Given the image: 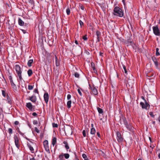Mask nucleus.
Returning a JSON list of instances; mask_svg holds the SVG:
<instances>
[{"label":"nucleus","instance_id":"nucleus-1","mask_svg":"<svg viewBox=\"0 0 160 160\" xmlns=\"http://www.w3.org/2000/svg\"><path fill=\"white\" fill-rule=\"evenodd\" d=\"M14 69H15L17 76L19 78V82H22L23 79L22 76V71L20 67L17 64L14 67Z\"/></svg>","mask_w":160,"mask_h":160},{"label":"nucleus","instance_id":"nucleus-2","mask_svg":"<svg viewBox=\"0 0 160 160\" xmlns=\"http://www.w3.org/2000/svg\"><path fill=\"white\" fill-rule=\"evenodd\" d=\"M113 11V14L115 16L120 17H122L123 16L122 10L118 7H115Z\"/></svg>","mask_w":160,"mask_h":160},{"label":"nucleus","instance_id":"nucleus-3","mask_svg":"<svg viewBox=\"0 0 160 160\" xmlns=\"http://www.w3.org/2000/svg\"><path fill=\"white\" fill-rule=\"evenodd\" d=\"M122 119L123 123L127 129L130 131L132 132L133 130V128L131 126L130 124H128V123L126 118H123Z\"/></svg>","mask_w":160,"mask_h":160},{"label":"nucleus","instance_id":"nucleus-4","mask_svg":"<svg viewBox=\"0 0 160 160\" xmlns=\"http://www.w3.org/2000/svg\"><path fill=\"white\" fill-rule=\"evenodd\" d=\"M153 33L156 36H160V29L158 25H156L152 27Z\"/></svg>","mask_w":160,"mask_h":160},{"label":"nucleus","instance_id":"nucleus-5","mask_svg":"<svg viewBox=\"0 0 160 160\" xmlns=\"http://www.w3.org/2000/svg\"><path fill=\"white\" fill-rule=\"evenodd\" d=\"M145 103L141 102L140 103V105L142 109L148 110L149 108L150 105L147 102H145Z\"/></svg>","mask_w":160,"mask_h":160},{"label":"nucleus","instance_id":"nucleus-6","mask_svg":"<svg viewBox=\"0 0 160 160\" xmlns=\"http://www.w3.org/2000/svg\"><path fill=\"white\" fill-rule=\"evenodd\" d=\"M89 85L91 91V93L95 95H97L98 94L97 89L94 86H91L90 85Z\"/></svg>","mask_w":160,"mask_h":160},{"label":"nucleus","instance_id":"nucleus-7","mask_svg":"<svg viewBox=\"0 0 160 160\" xmlns=\"http://www.w3.org/2000/svg\"><path fill=\"white\" fill-rule=\"evenodd\" d=\"M117 140L119 142H121L123 140V138L121 135L120 132H117Z\"/></svg>","mask_w":160,"mask_h":160},{"label":"nucleus","instance_id":"nucleus-8","mask_svg":"<svg viewBox=\"0 0 160 160\" xmlns=\"http://www.w3.org/2000/svg\"><path fill=\"white\" fill-rule=\"evenodd\" d=\"M26 106L30 111H33L34 109L35 106H32L31 102L27 103Z\"/></svg>","mask_w":160,"mask_h":160},{"label":"nucleus","instance_id":"nucleus-9","mask_svg":"<svg viewBox=\"0 0 160 160\" xmlns=\"http://www.w3.org/2000/svg\"><path fill=\"white\" fill-rule=\"evenodd\" d=\"M14 140L15 145L17 148L19 149V144L18 138L17 136H15L14 137Z\"/></svg>","mask_w":160,"mask_h":160},{"label":"nucleus","instance_id":"nucleus-10","mask_svg":"<svg viewBox=\"0 0 160 160\" xmlns=\"http://www.w3.org/2000/svg\"><path fill=\"white\" fill-rule=\"evenodd\" d=\"M44 98L45 102L47 103L48 101L49 96L48 93L46 92L44 95Z\"/></svg>","mask_w":160,"mask_h":160},{"label":"nucleus","instance_id":"nucleus-11","mask_svg":"<svg viewBox=\"0 0 160 160\" xmlns=\"http://www.w3.org/2000/svg\"><path fill=\"white\" fill-rule=\"evenodd\" d=\"M29 100L33 102H35L37 100V98L35 96H32L29 97Z\"/></svg>","mask_w":160,"mask_h":160},{"label":"nucleus","instance_id":"nucleus-12","mask_svg":"<svg viewBox=\"0 0 160 160\" xmlns=\"http://www.w3.org/2000/svg\"><path fill=\"white\" fill-rule=\"evenodd\" d=\"M18 23L19 25L20 26H23L24 25V22L20 18L18 19Z\"/></svg>","mask_w":160,"mask_h":160},{"label":"nucleus","instance_id":"nucleus-13","mask_svg":"<svg viewBox=\"0 0 160 160\" xmlns=\"http://www.w3.org/2000/svg\"><path fill=\"white\" fill-rule=\"evenodd\" d=\"M10 83L13 89L14 90L17 91V87L16 86L15 84L13 82V81L10 82Z\"/></svg>","mask_w":160,"mask_h":160},{"label":"nucleus","instance_id":"nucleus-14","mask_svg":"<svg viewBox=\"0 0 160 160\" xmlns=\"http://www.w3.org/2000/svg\"><path fill=\"white\" fill-rule=\"evenodd\" d=\"M56 142L57 138L55 137L53 138L52 140V145L53 147H54L55 145L56 144Z\"/></svg>","mask_w":160,"mask_h":160},{"label":"nucleus","instance_id":"nucleus-15","mask_svg":"<svg viewBox=\"0 0 160 160\" xmlns=\"http://www.w3.org/2000/svg\"><path fill=\"white\" fill-rule=\"evenodd\" d=\"M96 133V130L94 128H92L91 129L90 133L92 135H94Z\"/></svg>","mask_w":160,"mask_h":160},{"label":"nucleus","instance_id":"nucleus-16","mask_svg":"<svg viewBox=\"0 0 160 160\" xmlns=\"http://www.w3.org/2000/svg\"><path fill=\"white\" fill-rule=\"evenodd\" d=\"M33 62V59H30L29 60L28 62V65L29 67H30L31 66Z\"/></svg>","mask_w":160,"mask_h":160},{"label":"nucleus","instance_id":"nucleus-17","mask_svg":"<svg viewBox=\"0 0 160 160\" xmlns=\"http://www.w3.org/2000/svg\"><path fill=\"white\" fill-rule=\"evenodd\" d=\"M28 146L30 150L32 152H33L34 151V149L31 145L29 143L28 144Z\"/></svg>","mask_w":160,"mask_h":160},{"label":"nucleus","instance_id":"nucleus-18","mask_svg":"<svg viewBox=\"0 0 160 160\" xmlns=\"http://www.w3.org/2000/svg\"><path fill=\"white\" fill-rule=\"evenodd\" d=\"M71 101L69 100L67 102V105L68 108H70L71 107Z\"/></svg>","mask_w":160,"mask_h":160},{"label":"nucleus","instance_id":"nucleus-19","mask_svg":"<svg viewBox=\"0 0 160 160\" xmlns=\"http://www.w3.org/2000/svg\"><path fill=\"white\" fill-rule=\"evenodd\" d=\"M63 155L64 156V157L66 159H68L70 157V155L68 153H63Z\"/></svg>","mask_w":160,"mask_h":160},{"label":"nucleus","instance_id":"nucleus-20","mask_svg":"<svg viewBox=\"0 0 160 160\" xmlns=\"http://www.w3.org/2000/svg\"><path fill=\"white\" fill-rule=\"evenodd\" d=\"M28 74L29 77L31 76L32 74V70L31 69H29L28 71Z\"/></svg>","mask_w":160,"mask_h":160},{"label":"nucleus","instance_id":"nucleus-21","mask_svg":"<svg viewBox=\"0 0 160 160\" xmlns=\"http://www.w3.org/2000/svg\"><path fill=\"white\" fill-rule=\"evenodd\" d=\"M44 148L46 152H50V150L48 145L44 146Z\"/></svg>","mask_w":160,"mask_h":160},{"label":"nucleus","instance_id":"nucleus-22","mask_svg":"<svg viewBox=\"0 0 160 160\" xmlns=\"http://www.w3.org/2000/svg\"><path fill=\"white\" fill-rule=\"evenodd\" d=\"M97 109L98 112L99 113H100V114L102 113L103 112V111L102 109V108H100L99 107H98V108H97Z\"/></svg>","mask_w":160,"mask_h":160},{"label":"nucleus","instance_id":"nucleus-23","mask_svg":"<svg viewBox=\"0 0 160 160\" xmlns=\"http://www.w3.org/2000/svg\"><path fill=\"white\" fill-rule=\"evenodd\" d=\"M96 33L97 36V38L98 39V41L99 42V38L100 36V33L98 31H97Z\"/></svg>","mask_w":160,"mask_h":160},{"label":"nucleus","instance_id":"nucleus-24","mask_svg":"<svg viewBox=\"0 0 160 160\" xmlns=\"http://www.w3.org/2000/svg\"><path fill=\"white\" fill-rule=\"evenodd\" d=\"M7 98L8 103H11V100L10 97L8 95H7Z\"/></svg>","mask_w":160,"mask_h":160},{"label":"nucleus","instance_id":"nucleus-25","mask_svg":"<svg viewBox=\"0 0 160 160\" xmlns=\"http://www.w3.org/2000/svg\"><path fill=\"white\" fill-rule=\"evenodd\" d=\"M63 153H61L59 156V158L60 160H63Z\"/></svg>","mask_w":160,"mask_h":160},{"label":"nucleus","instance_id":"nucleus-26","mask_svg":"<svg viewBox=\"0 0 160 160\" xmlns=\"http://www.w3.org/2000/svg\"><path fill=\"white\" fill-rule=\"evenodd\" d=\"M159 48H156V55L157 56H158L160 55V54L159 52Z\"/></svg>","mask_w":160,"mask_h":160},{"label":"nucleus","instance_id":"nucleus-27","mask_svg":"<svg viewBox=\"0 0 160 160\" xmlns=\"http://www.w3.org/2000/svg\"><path fill=\"white\" fill-rule=\"evenodd\" d=\"M44 146L48 145V141L47 140L44 141L43 143Z\"/></svg>","mask_w":160,"mask_h":160},{"label":"nucleus","instance_id":"nucleus-28","mask_svg":"<svg viewBox=\"0 0 160 160\" xmlns=\"http://www.w3.org/2000/svg\"><path fill=\"white\" fill-rule=\"evenodd\" d=\"M19 83H22L21 86H22V87L24 88L25 87V83L24 82V81L23 80V81H22V82H21L20 83L19 82Z\"/></svg>","mask_w":160,"mask_h":160},{"label":"nucleus","instance_id":"nucleus-29","mask_svg":"<svg viewBox=\"0 0 160 160\" xmlns=\"http://www.w3.org/2000/svg\"><path fill=\"white\" fill-rule=\"evenodd\" d=\"M154 63L156 66V67L157 68H159V64L158 61H156V62H154Z\"/></svg>","mask_w":160,"mask_h":160},{"label":"nucleus","instance_id":"nucleus-30","mask_svg":"<svg viewBox=\"0 0 160 160\" xmlns=\"http://www.w3.org/2000/svg\"><path fill=\"white\" fill-rule=\"evenodd\" d=\"M82 157L84 160H88L87 157L85 154H83L82 155Z\"/></svg>","mask_w":160,"mask_h":160},{"label":"nucleus","instance_id":"nucleus-31","mask_svg":"<svg viewBox=\"0 0 160 160\" xmlns=\"http://www.w3.org/2000/svg\"><path fill=\"white\" fill-rule=\"evenodd\" d=\"M152 58L154 62L157 61V58L154 56L152 57Z\"/></svg>","mask_w":160,"mask_h":160},{"label":"nucleus","instance_id":"nucleus-32","mask_svg":"<svg viewBox=\"0 0 160 160\" xmlns=\"http://www.w3.org/2000/svg\"><path fill=\"white\" fill-rule=\"evenodd\" d=\"M66 12L67 14L68 15H69L70 14V10L69 8H68L66 9Z\"/></svg>","mask_w":160,"mask_h":160},{"label":"nucleus","instance_id":"nucleus-33","mask_svg":"<svg viewBox=\"0 0 160 160\" xmlns=\"http://www.w3.org/2000/svg\"><path fill=\"white\" fill-rule=\"evenodd\" d=\"M74 76L76 78H78L79 77V74L77 72H75L74 73Z\"/></svg>","mask_w":160,"mask_h":160},{"label":"nucleus","instance_id":"nucleus-34","mask_svg":"<svg viewBox=\"0 0 160 160\" xmlns=\"http://www.w3.org/2000/svg\"><path fill=\"white\" fill-rule=\"evenodd\" d=\"M33 86L32 85H29L28 86V89L29 90H31L33 88Z\"/></svg>","mask_w":160,"mask_h":160},{"label":"nucleus","instance_id":"nucleus-35","mask_svg":"<svg viewBox=\"0 0 160 160\" xmlns=\"http://www.w3.org/2000/svg\"><path fill=\"white\" fill-rule=\"evenodd\" d=\"M3 111L2 109V108L0 109V115H2L3 117L4 115L3 113Z\"/></svg>","mask_w":160,"mask_h":160},{"label":"nucleus","instance_id":"nucleus-36","mask_svg":"<svg viewBox=\"0 0 160 160\" xmlns=\"http://www.w3.org/2000/svg\"><path fill=\"white\" fill-rule=\"evenodd\" d=\"M123 68L124 69L125 73H127V70H126V66L125 65H123Z\"/></svg>","mask_w":160,"mask_h":160},{"label":"nucleus","instance_id":"nucleus-37","mask_svg":"<svg viewBox=\"0 0 160 160\" xmlns=\"http://www.w3.org/2000/svg\"><path fill=\"white\" fill-rule=\"evenodd\" d=\"M8 131L9 133L10 134H12V129L11 128H9L8 129Z\"/></svg>","mask_w":160,"mask_h":160},{"label":"nucleus","instance_id":"nucleus-38","mask_svg":"<svg viewBox=\"0 0 160 160\" xmlns=\"http://www.w3.org/2000/svg\"><path fill=\"white\" fill-rule=\"evenodd\" d=\"M65 147L67 151L68 152V150L69 149V147L68 146V144L65 145Z\"/></svg>","mask_w":160,"mask_h":160},{"label":"nucleus","instance_id":"nucleus-39","mask_svg":"<svg viewBox=\"0 0 160 160\" xmlns=\"http://www.w3.org/2000/svg\"><path fill=\"white\" fill-rule=\"evenodd\" d=\"M8 78H9V79L10 80V82H13V80H12V76L11 75H10V76H9Z\"/></svg>","mask_w":160,"mask_h":160},{"label":"nucleus","instance_id":"nucleus-40","mask_svg":"<svg viewBox=\"0 0 160 160\" xmlns=\"http://www.w3.org/2000/svg\"><path fill=\"white\" fill-rule=\"evenodd\" d=\"M79 24H80L81 27H82V26L83 25V23L81 20H79Z\"/></svg>","mask_w":160,"mask_h":160},{"label":"nucleus","instance_id":"nucleus-41","mask_svg":"<svg viewBox=\"0 0 160 160\" xmlns=\"http://www.w3.org/2000/svg\"><path fill=\"white\" fill-rule=\"evenodd\" d=\"M78 93H79V95L81 96H82V93L81 91L79 89H78Z\"/></svg>","mask_w":160,"mask_h":160},{"label":"nucleus","instance_id":"nucleus-42","mask_svg":"<svg viewBox=\"0 0 160 160\" xmlns=\"http://www.w3.org/2000/svg\"><path fill=\"white\" fill-rule=\"evenodd\" d=\"M149 114L150 116H151L153 118L154 117V115L153 114V112H149Z\"/></svg>","mask_w":160,"mask_h":160},{"label":"nucleus","instance_id":"nucleus-43","mask_svg":"<svg viewBox=\"0 0 160 160\" xmlns=\"http://www.w3.org/2000/svg\"><path fill=\"white\" fill-rule=\"evenodd\" d=\"M82 134L83 136L84 137H85L86 136V131L85 130H83L82 131Z\"/></svg>","mask_w":160,"mask_h":160},{"label":"nucleus","instance_id":"nucleus-44","mask_svg":"<svg viewBox=\"0 0 160 160\" xmlns=\"http://www.w3.org/2000/svg\"><path fill=\"white\" fill-rule=\"evenodd\" d=\"M2 94L3 95V96L4 97H5V96H6V92H5L3 91V90H2Z\"/></svg>","mask_w":160,"mask_h":160},{"label":"nucleus","instance_id":"nucleus-45","mask_svg":"<svg viewBox=\"0 0 160 160\" xmlns=\"http://www.w3.org/2000/svg\"><path fill=\"white\" fill-rule=\"evenodd\" d=\"M53 127H54L57 128L58 127V125L56 123L52 124Z\"/></svg>","mask_w":160,"mask_h":160},{"label":"nucleus","instance_id":"nucleus-46","mask_svg":"<svg viewBox=\"0 0 160 160\" xmlns=\"http://www.w3.org/2000/svg\"><path fill=\"white\" fill-rule=\"evenodd\" d=\"M71 98V95L69 94H68L67 95V99L68 100H69Z\"/></svg>","mask_w":160,"mask_h":160},{"label":"nucleus","instance_id":"nucleus-47","mask_svg":"<svg viewBox=\"0 0 160 160\" xmlns=\"http://www.w3.org/2000/svg\"><path fill=\"white\" fill-rule=\"evenodd\" d=\"M35 130L37 133H39V131L37 127H35Z\"/></svg>","mask_w":160,"mask_h":160},{"label":"nucleus","instance_id":"nucleus-48","mask_svg":"<svg viewBox=\"0 0 160 160\" xmlns=\"http://www.w3.org/2000/svg\"><path fill=\"white\" fill-rule=\"evenodd\" d=\"M38 123V122L37 120H34L33 121V124L34 125L37 124Z\"/></svg>","mask_w":160,"mask_h":160},{"label":"nucleus","instance_id":"nucleus-49","mask_svg":"<svg viewBox=\"0 0 160 160\" xmlns=\"http://www.w3.org/2000/svg\"><path fill=\"white\" fill-rule=\"evenodd\" d=\"M18 132L19 133V134L21 135L22 136H23L24 135V134L22 133L20 131H18Z\"/></svg>","mask_w":160,"mask_h":160},{"label":"nucleus","instance_id":"nucleus-50","mask_svg":"<svg viewBox=\"0 0 160 160\" xmlns=\"http://www.w3.org/2000/svg\"><path fill=\"white\" fill-rule=\"evenodd\" d=\"M19 124V122L18 121H16L14 122V124L16 125H18Z\"/></svg>","mask_w":160,"mask_h":160},{"label":"nucleus","instance_id":"nucleus-51","mask_svg":"<svg viewBox=\"0 0 160 160\" xmlns=\"http://www.w3.org/2000/svg\"><path fill=\"white\" fill-rule=\"evenodd\" d=\"M83 39H84V40H86L87 39V37L85 36H84V37H83V38H82Z\"/></svg>","mask_w":160,"mask_h":160},{"label":"nucleus","instance_id":"nucleus-52","mask_svg":"<svg viewBox=\"0 0 160 160\" xmlns=\"http://www.w3.org/2000/svg\"><path fill=\"white\" fill-rule=\"evenodd\" d=\"M141 98L143 100H144L145 102H147L146 100L145 99L143 96H142Z\"/></svg>","mask_w":160,"mask_h":160},{"label":"nucleus","instance_id":"nucleus-53","mask_svg":"<svg viewBox=\"0 0 160 160\" xmlns=\"http://www.w3.org/2000/svg\"><path fill=\"white\" fill-rule=\"evenodd\" d=\"M32 115L33 116H36L37 115V114L36 112H34L32 113Z\"/></svg>","mask_w":160,"mask_h":160},{"label":"nucleus","instance_id":"nucleus-54","mask_svg":"<svg viewBox=\"0 0 160 160\" xmlns=\"http://www.w3.org/2000/svg\"><path fill=\"white\" fill-rule=\"evenodd\" d=\"M63 143L65 144V145H68V143L66 141H64L63 142Z\"/></svg>","mask_w":160,"mask_h":160},{"label":"nucleus","instance_id":"nucleus-55","mask_svg":"<svg viewBox=\"0 0 160 160\" xmlns=\"http://www.w3.org/2000/svg\"><path fill=\"white\" fill-rule=\"evenodd\" d=\"M34 92H36V93H38V90L37 89H35L34 90Z\"/></svg>","mask_w":160,"mask_h":160},{"label":"nucleus","instance_id":"nucleus-56","mask_svg":"<svg viewBox=\"0 0 160 160\" xmlns=\"http://www.w3.org/2000/svg\"><path fill=\"white\" fill-rule=\"evenodd\" d=\"M55 59H56V66H58V63H57V57H56V58H55Z\"/></svg>","mask_w":160,"mask_h":160},{"label":"nucleus","instance_id":"nucleus-57","mask_svg":"<svg viewBox=\"0 0 160 160\" xmlns=\"http://www.w3.org/2000/svg\"><path fill=\"white\" fill-rule=\"evenodd\" d=\"M30 160H38L35 159L34 158H33L30 159Z\"/></svg>","mask_w":160,"mask_h":160},{"label":"nucleus","instance_id":"nucleus-58","mask_svg":"<svg viewBox=\"0 0 160 160\" xmlns=\"http://www.w3.org/2000/svg\"><path fill=\"white\" fill-rule=\"evenodd\" d=\"M21 30L22 31V32L24 33H26L25 30H23V29H21Z\"/></svg>","mask_w":160,"mask_h":160},{"label":"nucleus","instance_id":"nucleus-59","mask_svg":"<svg viewBox=\"0 0 160 160\" xmlns=\"http://www.w3.org/2000/svg\"><path fill=\"white\" fill-rule=\"evenodd\" d=\"M75 43L77 45H78V42L77 40H75Z\"/></svg>","mask_w":160,"mask_h":160},{"label":"nucleus","instance_id":"nucleus-60","mask_svg":"<svg viewBox=\"0 0 160 160\" xmlns=\"http://www.w3.org/2000/svg\"><path fill=\"white\" fill-rule=\"evenodd\" d=\"M97 135L98 136V137H99L100 136L99 133V132H97Z\"/></svg>","mask_w":160,"mask_h":160},{"label":"nucleus","instance_id":"nucleus-61","mask_svg":"<svg viewBox=\"0 0 160 160\" xmlns=\"http://www.w3.org/2000/svg\"><path fill=\"white\" fill-rule=\"evenodd\" d=\"M80 8H81V9H82V10L84 9V8L83 6H81Z\"/></svg>","mask_w":160,"mask_h":160},{"label":"nucleus","instance_id":"nucleus-62","mask_svg":"<svg viewBox=\"0 0 160 160\" xmlns=\"http://www.w3.org/2000/svg\"><path fill=\"white\" fill-rule=\"evenodd\" d=\"M122 2L124 5H125V0H122Z\"/></svg>","mask_w":160,"mask_h":160},{"label":"nucleus","instance_id":"nucleus-63","mask_svg":"<svg viewBox=\"0 0 160 160\" xmlns=\"http://www.w3.org/2000/svg\"><path fill=\"white\" fill-rule=\"evenodd\" d=\"M158 120L159 122H160V116H159L158 118Z\"/></svg>","mask_w":160,"mask_h":160},{"label":"nucleus","instance_id":"nucleus-64","mask_svg":"<svg viewBox=\"0 0 160 160\" xmlns=\"http://www.w3.org/2000/svg\"><path fill=\"white\" fill-rule=\"evenodd\" d=\"M158 157L159 158H160V152L158 154Z\"/></svg>","mask_w":160,"mask_h":160}]
</instances>
